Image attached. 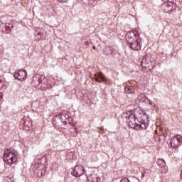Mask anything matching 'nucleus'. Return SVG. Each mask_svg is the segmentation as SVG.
<instances>
[{"instance_id":"nucleus-1","label":"nucleus","mask_w":182,"mask_h":182,"mask_svg":"<svg viewBox=\"0 0 182 182\" xmlns=\"http://www.w3.org/2000/svg\"><path fill=\"white\" fill-rule=\"evenodd\" d=\"M127 42L133 50H140L141 46V39L140 38V33L137 30L134 29L129 31L126 36Z\"/></svg>"},{"instance_id":"nucleus-2","label":"nucleus","mask_w":182,"mask_h":182,"mask_svg":"<svg viewBox=\"0 0 182 182\" xmlns=\"http://www.w3.org/2000/svg\"><path fill=\"white\" fill-rule=\"evenodd\" d=\"M4 161L7 166H13L18 161V154L16 151L11 149H6L4 153Z\"/></svg>"},{"instance_id":"nucleus-3","label":"nucleus","mask_w":182,"mask_h":182,"mask_svg":"<svg viewBox=\"0 0 182 182\" xmlns=\"http://www.w3.org/2000/svg\"><path fill=\"white\" fill-rule=\"evenodd\" d=\"M136 117L138 119V123H139L141 129L144 130L147 129L149 126V115L146 114V112H136Z\"/></svg>"},{"instance_id":"nucleus-4","label":"nucleus","mask_w":182,"mask_h":182,"mask_svg":"<svg viewBox=\"0 0 182 182\" xmlns=\"http://www.w3.org/2000/svg\"><path fill=\"white\" fill-rule=\"evenodd\" d=\"M127 123L129 127H131L132 129H134L135 130H140V129H141L142 127L139 123L137 114L136 113L129 114Z\"/></svg>"},{"instance_id":"nucleus-5","label":"nucleus","mask_w":182,"mask_h":182,"mask_svg":"<svg viewBox=\"0 0 182 182\" xmlns=\"http://www.w3.org/2000/svg\"><path fill=\"white\" fill-rule=\"evenodd\" d=\"M182 144V136L181 135H177L173 136L171 139V147H180Z\"/></svg>"},{"instance_id":"nucleus-6","label":"nucleus","mask_w":182,"mask_h":182,"mask_svg":"<svg viewBox=\"0 0 182 182\" xmlns=\"http://www.w3.org/2000/svg\"><path fill=\"white\" fill-rule=\"evenodd\" d=\"M74 177H80L85 174V168L81 165H76L73 172Z\"/></svg>"},{"instance_id":"nucleus-7","label":"nucleus","mask_w":182,"mask_h":182,"mask_svg":"<svg viewBox=\"0 0 182 182\" xmlns=\"http://www.w3.org/2000/svg\"><path fill=\"white\" fill-rule=\"evenodd\" d=\"M26 76H28V74L25 70H20L14 73V77L18 80H21V82L26 79Z\"/></svg>"},{"instance_id":"nucleus-8","label":"nucleus","mask_w":182,"mask_h":182,"mask_svg":"<svg viewBox=\"0 0 182 182\" xmlns=\"http://www.w3.org/2000/svg\"><path fill=\"white\" fill-rule=\"evenodd\" d=\"M102 179L96 174H91L87 177V182H100Z\"/></svg>"},{"instance_id":"nucleus-9","label":"nucleus","mask_w":182,"mask_h":182,"mask_svg":"<svg viewBox=\"0 0 182 182\" xmlns=\"http://www.w3.org/2000/svg\"><path fill=\"white\" fill-rule=\"evenodd\" d=\"M96 82H105V75L102 73H99L95 75Z\"/></svg>"},{"instance_id":"nucleus-10","label":"nucleus","mask_w":182,"mask_h":182,"mask_svg":"<svg viewBox=\"0 0 182 182\" xmlns=\"http://www.w3.org/2000/svg\"><path fill=\"white\" fill-rule=\"evenodd\" d=\"M142 68H145V69H148L149 68H151L153 66L152 62H149V60H146V63H141Z\"/></svg>"},{"instance_id":"nucleus-11","label":"nucleus","mask_w":182,"mask_h":182,"mask_svg":"<svg viewBox=\"0 0 182 182\" xmlns=\"http://www.w3.org/2000/svg\"><path fill=\"white\" fill-rule=\"evenodd\" d=\"M0 182H14V180L11 178L6 176V177L2 178Z\"/></svg>"},{"instance_id":"nucleus-12","label":"nucleus","mask_w":182,"mask_h":182,"mask_svg":"<svg viewBox=\"0 0 182 182\" xmlns=\"http://www.w3.org/2000/svg\"><path fill=\"white\" fill-rule=\"evenodd\" d=\"M157 164L159 166H166V161L164 159H159L157 161Z\"/></svg>"},{"instance_id":"nucleus-13","label":"nucleus","mask_w":182,"mask_h":182,"mask_svg":"<svg viewBox=\"0 0 182 182\" xmlns=\"http://www.w3.org/2000/svg\"><path fill=\"white\" fill-rule=\"evenodd\" d=\"M168 171V168L167 166H166V165L162 166L161 168V173H164V174L167 173Z\"/></svg>"},{"instance_id":"nucleus-14","label":"nucleus","mask_w":182,"mask_h":182,"mask_svg":"<svg viewBox=\"0 0 182 182\" xmlns=\"http://www.w3.org/2000/svg\"><path fill=\"white\" fill-rule=\"evenodd\" d=\"M125 92H126V93H128L129 95L130 93H133V88L131 87H125Z\"/></svg>"},{"instance_id":"nucleus-15","label":"nucleus","mask_w":182,"mask_h":182,"mask_svg":"<svg viewBox=\"0 0 182 182\" xmlns=\"http://www.w3.org/2000/svg\"><path fill=\"white\" fill-rule=\"evenodd\" d=\"M120 182H130L127 178H124L121 180Z\"/></svg>"},{"instance_id":"nucleus-16","label":"nucleus","mask_w":182,"mask_h":182,"mask_svg":"<svg viewBox=\"0 0 182 182\" xmlns=\"http://www.w3.org/2000/svg\"><path fill=\"white\" fill-rule=\"evenodd\" d=\"M44 79V82H43V83L45 84V85H46V82H45L46 81V82H48V80L47 79H46L45 77L43 78Z\"/></svg>"},{"instance_id":"nucleus-17","label":"nucleus","mask_w":182,"mask_h":182,"mask_svg":"<svg viewBox=\"0 0 182 182\" xmlns=\"http://www.w3.org/2000/svg\"><path fill=\"white\" fill-rule=\"evenodd\" d=\"M0 100H2V93L0 92Z\"/></svg>"},{"instance_id":"nucleus-18","label":"nucleus","mask_w":182,"mask_h":182,"mask_svg":"<svg viewBox=\"0 0 182 182\" xmlns=\"http://www.w3.org/2000/svg\"><path fill=\"white\" fill-rule=\"evenodd\" d=\"M23 124L24 126H26V121L24 122Z\"/></svg>"},{"instance_id":"nucleus-19","label":"nucleus","mask_w":182,"mask_h":182,"mask_svg":"<svg viewBox=\"0 0 182 182\" xmlns=\"http://www.w3.org/2000/svg\"><path fill=\"white\" fill-rule=\"evenodd\" d=\"M2 83V79L0 78V85Z\"/></svg>"},{"instance_id":"nucleus-20","label":"nucleus","mask_w":182,"mask_h":182,"mask_svg":"<svg viewBox=\"0 0 182 182\" xmlns=\"http://www.w3.org/2000/svg\"><path fill=\"white\" fill-rule=\"evenodd\" d=\"M60 2H63V0H58Z\"/></svg>"}]
</instances>
